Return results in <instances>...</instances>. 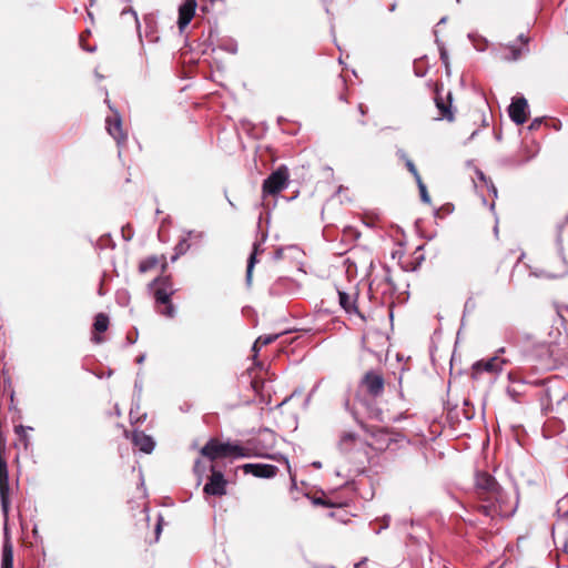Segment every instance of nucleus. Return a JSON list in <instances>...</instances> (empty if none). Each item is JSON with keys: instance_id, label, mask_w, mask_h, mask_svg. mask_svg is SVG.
Returning <instances> with one entry per match:
<instances>
[{"instance_id": "nucleus-31", "label": "nucleus", "mask_w": 568, "mask_h": 568, "mask_svg": "<svg viewBox=\"0 0 568 568\" xmlns=\"http://www.w3.org/2000/svg\"><path fill=\"white\" fill-rule=\"evenodd\" d=\"M286 283L285 280H278L270 287V294L273 296H277L281 294V287Z\"/></svg>"}, {"instance_id": "nucleus-32", "label": "nucleus", "mask_w": 568, "mask_h": 568, "mask_svg": "<svg viewBox=\"0 0 568 568\" xmlns=\"http://www.w3.org/2000/svg\"><path fill=\"white\" fill-rule=\"evenodd\" d=\"M85 39H87V38H79V45H80L83 50H85V51H88V52H93V51H95V45L91 47V45H85V44H84V40H85Z\"/></svg>"}, {"instance_id": "nucleus-26", "label": "nucleus", "mask_w": 568, "mask_h": 568, "mask_svg": "<svg viewBox=\"0 0 568 568\" xmlns=\"http://www.w3.org/2000/svg\"><path fill=\"white\" fill-rule=\"evenodd\" d=\"M476 175H477V178H478L480 181H483V182L487 185L488 190L494 194V196H497V189H496V186L494 185V183H493L490 180H488V179L486 178V175L484 174V172H483V171H480V170H477V171H476Z\"/></svg>"}, {"instance_id": "nucleus-28", "label": "nucleus", "mask_w": 568, "mask_h": 568, "mask_svg": "<svg viewBox=\"0 0 568 568\" xmlns=\"http://www.w3.org/2000/svg\"><path fill=\"white\" fill-rule=\"evenodd\" d=\"M469 41H470L471 45L477 51H484L487 48V39L486 38L474 37V38H469Z\"/></svg>"}, {"instance_id": "nucleus-36", "label": "nucleus", "mask_w": 568, "mask_h": 568, "mask_svg": "<svg viewBox=\"0 0 568 568\" xmlns=\"http://www.w3.org/2000/svg\"><path fill=\"white\" fill-rule=\"evenodd\" d=\"M144 358H145V355H140V356L136 358L138 364H142V363L144 362Z\"/></svg>"}, {"instance_id": "nucleus-24", "label": "nucleus", "mask_w": 568, "mask_h": 568, "mask_svg": "<svg viewBox=\"0 0 568 568\" xmlns=\"http://www.w3.org/2000/svg\"><path fill=\"white\" fill-rule=\"evenodd\" d=\"M280 334H268V335H262L260 336L254 345H253V351L254 352H257V349L261 347V346H264V345H268L271 343H273L274 341H276L278 338Z\"/></svg>"}, {"instance_id": "nucleus-43", "label": "nucleus", "mask_w": 568, "mask_h": 568, "mask_svg": "<svg viewBox=\"0 0 568 568\" xmlns=\"http://www.w3.org/2000/svg\"><path fill=\"white\" fill-rule=\"evenodd\" d=\"M141 387H142L141 384L138 381H135V388H138L139 392H141Z\"/></svg>"}, {"instance_id": "nucleus-17", "label": "nucleus", "mask_w": 568, "mask_h": 568, "mask_svg": "<svg viewBox=\"0 0 568 568\" xmlns=\"http://www.w3.org/2000/svg\"><path fill=\"white\" fill-rule=\"evenodd\" d=\"M190 237H194L196 240H202L203 239V233L202 232H194V231H187L186 232V236H184L183 239H181L179 241V243L175 245L174 247V255L172 256V262H175L181 255L185 254L190 247H191V244L189 243V239Z\"/></svg>"}, {"instance_id": "nucleus-6", "label": "nucleus", "mask_w": 568, "mask_h": 568, "mask_svg": "<svg viewBox=\"0 0 568 568\" xmlns=\"http://www.w3.org/2000/svg\"><path fill=\"white\" fill-rule=\"evenodd\" d=\"M499 487V484L496 479L486 471L477 470L475 474V489L478 497L485 501V499H490V495L496 491Z\"/></svg>"}, {"instance_id": "nucleus-33", "label": "nucleus", "mask_w": 568, "mask_h": 568, "mask_svg": "<svg viewBox=\"0 0 568 568\" xmlns=\"http://www.w3.org/2000/svg\"><path fill=\"white\" fill-rule=\"evenodd\" d=\"M541 124V119H535L530 125L528 126L529 130H535Z\"/></svg>"}, {"instance_id": "nucleus-8", "label": "nucleus", "mask_w": 568, "mask_h": 568, "mask_svg": "<svg viewBox=\"0 0 568 568\" xmlns=\"http://www.w3.org/2000/svg\"><path fill=\"white\" fill-rule=\"evenodd\" d=\"M362 386L371 396L377 397L384 392V378L382 374L369 371L364 375Z\"/></svg>"}, {"instance_id": "nucleus-27", "label": "nucleus", "mask_w": 568, "mask_h": 568, "mask_svg": "<svg viewBox=\"0 0 568 568\" xmlns=\"http://www.w3.org/2000/svg\"><path fill=\"white\" fill-rule=\"evenodd\" d=\"M416 183H417V186H418V190H419V194H420L422 201L424 203H427V204L430 203L429 194L427 192L426 185L424 184L422 178H418Z\"/></svg>"}, {"instance_id": "nucleus-34", "label": "nucleus", "mask_w": 568, "mask_h": 568, "mask_svg": "<svg viewBox=\"0 0 568 568\" xmlns=\"http://www.w3.org/2000/svg\"><path fill=\"white\" fill-rule=\"evenodd\" d=\"M358 110H359V112H361V114H362V115H364V114L366 113V108H365V105H364V104H362V103L358 105Z\"/></svg>"}, {"instance_id": "nucleus-14", "label": "nucleus", "mask_w": 568, "mask_h": 568, "mask_svg": "<svg viewBox=\"0 0 568 568\" xmlns=\"http://www.w3.org/2000/svg\"><path fill=\"white\" fill-rule=\"evenodd\" d=\"M196 1L195 0H185L183 4L179 8V19L178 24L180 32H183L185 27L191 22L195 14L196 9Z\"/></svg>"}, {"instance_id": "nucleus-49", "label": "nucleus", "mask_w": 568, "mask_h": 568, "mask_svg": "<svg viewBox=\"0 0 568 568\" xmlns=\"http://www.w3.org/2000/svg\"><path fill=\"white\" fill-rule=\"evenodd\" d=\"M339 99L346 101L343 94L339 95Z\"/></svg>"}, {"instance_id": "nucleus-1", "label": "nucleus", "mask_w": 568, "mask_h": 568, "mask_svg": "<svg viewBox=\"0 0 568 568\" xmlns=\"http://www.w3.org/2000/svg\"><path fill=\"white\" fill-rule=\"evenodd\" d=\"M201 454L211 460L225 457L243 458L250 456L247 450L237 443H221L217 439H210L202 447Z\"/></svg>"}, {"instance_id": "nucleus-30", "label": "nucleus", "mask_w": 568, "mask_h": 568, "mask_svg": "<svg viewBox=\"0 0 568 568\" xmlns=\"http://www.w3.org/2000/svg\"><path fill=\"white\" fill-rule=\"evenodd\" d=\"M436 43H437V47H438V50H439V53H440V59H442L443 63L446 67H448V54H447L446 49L444 48L443 43L438 40V38H436Z\"/></svg>"}, {"instance_id": "nucleus-11", "label": "nucleus", "mask_w": 568, "mask_h": 568, "mask_svg": "<svg viewBox=\"0 0 568 568\" xmlns=\"http://www.w3.org/2000/svg\"><path fill=\"white\" fill-rule=\"evenodd\" d=\"M337 294L338 303L341 307L345 311V313H347L348 315H357L364 320V316L361 314L357 307L358 293L356 291L347 293L338 290Z\"/></svg>"}, {"instance_id": "nucleus-50", "label": "nucleus", "mask_w": 568, "mask_h": 568, "mask_svg": "<svg viewBox=\"0 0 568 568\" xmlns=\"http://www.w3.org/2000/svg\"><path fill=\"white\" fill-rule=\"evenodd\" d=\"M476 133H477L476 131L473 132L470 139H473L476 135Z\"/></svg>"}, {"instance_id": "nucleus-4", "label": "nucleus", "mask_w": 568, "mask_h": 568, "mask_svg": "<svg viewBox=\"0 0 568 568\" xmlns=\"http://www.w3.org/2000/svg\"><path fill=\"white\" fill-rule=\"evenodd\" d=\"M288 171L286 166H280L263 183L264 195H275L287 185Z\"/></svg>"}, {"instance_id": "nucleus-7", "label": "nucleus", "mask_w": 568, "mask_h": 568, "mask_svg": "<svg viewBox=\"0 0 568 568\" xmlns=\"http://www.w3.org/2000/svg\"><path fill=\"white\" fill-rule=\"evenodd\" d=\"M211 476L203 488L205 495L211 496H223L226 494L227 481L220 470H216L214 466L211 467Z\"/></svg>"}, {"instance_id": "nucleus-13", "label": "nucleus", "mask_w": 568, "mask_h": 568, "mask_svg": "<svg viewBox=\"0 0 568 568\" xmlns=\"http://www.w3.org/2000/svg\"><path fill=\"white\" fill-rule=\"evenodd\" d=\"M242 469L258 478H272L277 474V467L270 464H244Z\"/></svg>"}, {"instance_id": "nucleus-35", "label": "nucleus", "mask_w": 568, "mask_h": 568, "mask_svg": "<svg viewBox=\"0 0 568 568\" xmlns=\"http://www.w3.org/2000/svg\"><path fill=\"white\" fill-rule=\"evenodd\" d=\"M283 462L285 463L286 467H287V470L288 473L291 474V466H290V463L288 460L285 458V457H282Z\"/></svg>"}, {"instance_id": "nucleus-37", "label": "nucleus", "mask_w": 568, "mask_h": 568, "mask_svg": "<svg viewBox=\"0 0 568 568\" xmlns=\"http://www.w3.org/2000/svg\"><path fill=\"white\" fill-rule=\"evenodd\" d=\"M21 432H24V427L22 425L16 427V433L20 434Z\"/></svg>"}, {"instance_id": "nucleus-47", "label": "nucleus", "mask_w": 568, "mask_h": 568, "mask_svg": "<svg viewBox=\"0 0 568 568\" xmlns=\"http://www.w3.org/2000/svg\"><path fill=\"white\" fill-rule=\"evenodd\" d=\"M95 77H97L98 79H102V78H103L101 74H99V73H98V71H95Z\"/></svg>"}, {"instance_id": "nucleus-3", "label": "nucleus", "mask_w": 568, "mask_h": 568, "mask_svg": "<svg viewBox=\"0 0 568 568\" xmlns=\"http://www.w3.org/2000/svg\"><path fill=\"white\" fill-rule=\"evenodd\" d=\"M160 286L155 290V301L159 305V313L169 318L174 317L175 308L171 303V295L173 294L172 284L169 278L156 280Z\"/></svg>"}, {"instance_id": "nucleus-5", "label": "nucleus", "mask_w": 568, "mask_h": 568, "mask_svg": "<svg viewBox=\"0 0 568 568\" xmlns=\"http://www.w3.org/2000/svg\"><path fill=\"white\" fill-rule=\"evenodd\" d=\"M529 38H514L507 44L498 49V55L503 60L515 61L528 51Z\"/></svg>"}, {"instance_id": "nucleus-9", "label": "nucleus", "mask_w": 568, "mask_h": 568, "mask_svg": "<svg viewBox=\"0 0 568 568\" xmlns=\"http://www.w3.org/2000/svg\"><path fill=\"white\" fill-rule=\"evenodd\" d=\"M507 363V359L500 358L498 355H495L494 357H490L488 359H481L474 363L473 371L474 373L488 372L498 374L503 371L504 365Z\"/></svg>"}, {"instance_id": "nucleus-44", "label": "nucleus", "mask_w": 568, "mask_h": 568, "mask_svg": "<svg viewBox=\"0 0 568 568\" xmlns=\"http://www.w3.org/2000/svg\"><path fill=\"white\" fill-rule=\"evenodd\" d=\"M384 520H385V526L384 527H387L388 524H389V517H385Z\"/></svg>"}, {"instance_id": "nucleus-19", "label": "nucleus", "mask_w": 568, "mask_h": 568, "mask_svg": "<svg viewBox=\"0 0 568 568\" xmlns=\"http://www.w3.org/2000/svg\"><path fill=\"white\" fill-rule=\"evenodd\" d=\"M358 439V436L355 433L346 432L344 433L338 442V448L343 453H348L353 449L356 442Z\"/></svg>"}, {"instance_id": "nucleus-38", "label": "nucleus", "mask_w": 568, "mask_h": 568, "mask_svg": "<svg viewBox=\"0 0 568 568\" xmlns=\"http://www.w3.org/2000/svg\"><path fill=\"white\" fill-rule=\"evenodd\" d=\"M415 73L417 77H424V72H422V70H418V69H415Z\"/></svg>"}, {"instance_id": "nucleus-41", "label": "nucleus", "mask_w": 568, "mask_h": 568, "mask_svg": "<svg viewBox=\"0 0 568 568\" xmlns=\"http://www.w3.org/2000/svg\"><path fill=\"white\" fill-rule=\"evenodd\" d=\"M505 353V348L504 347H500L498 351H497V354L499 356V354H504Z\"/></svg>"}, {"instance_id": "nucleus-29", "label": "nucleus", "mask_w": 568, "mask_h": 568, "mask_svg": "<svg viewBox=\"0 0 568 568\" xmlns=\"http://www.w3.org/2000/svg\"><path fill=\"white\" fill-rule=\"evenodd\" d=\"M158 264V258L155 256H151L146 258L145 261L140 263V272L144 273L149 271L150 268L154 267Z\"/></svg>"}, {"instance_id": "nucleus-15", "label": "nucleus", "mask_w": 568, "mask_h": 568, "mask_svg": "<svg viewBox=\"0 0 568 568\" xmlns=\"http://www.w3.org/2000/svg\"><path fill=\"white\" fill-rule=\"evenodd\" d=\"M106 131L109 134L119 143H123L126 140V135L122 131V121L120 114L114 111V118L106 119Z\"/></svg>"}, {"instance_id": "nucleus-22", "label": "nucleus", "mask_w": 568, "mask_h": 568, "mask_svg": "<svg viewBox=\"0 0 568 568\" xmlns=\"http://www.w3.org/2000/svg\"><path fill=\"white\" fill-rule=\"evenodd\" d=\"M374 436L376 438V443L379 444V449L387 448L390 445V443L394 442L388 432L385 429H378Z\"/></svg>"}, {"instance_id": "nucleus-10", "label": "nucleus", "mask_w": 568, "mask_h": 568, "mask_svg": "<svg viewBox=\"0 0 568 568\" xmlns=\"http://www.w3.org/2000/svg\"><path fill=\"white\" fill-rule=\"evenodd\" d=\"M0 500L1 508L7 517L9 511V474L6 462L0 457Z\"/></svg>"}, {"instance_id": "nucleus-12", "label": "nucleus", "mask_w": 568, "mask_h": 568, "mask_svg": "<svg viewBox=\"0 0 568 568\" xmlns=\"http://www.w3.org/2000/svg\"><path fill=\"white\" fill-rule=\"evenodd\" d=\"M527 100L521 97L513 100L511 104L509 105L508 113L510 119L516 124H524L527 121Z\"/></svg>"}, {"instance_id": "nucleus-16", "label": "nucleus", "mask_w": 568, "mask_h": 568, "mask_svg": "<svg viewBox=\"0 0 568 568\" xmlns=\"http://www.w3.org/2000/svg\"><path fill=\"white\" fill-rule=\"evenodd\" d=\"M132 442L134 446L145 454L152 453L155 446L153 438L140 430L133 432Z\"/></svg>"}, {"instance_id": "nucleus-40", "label": "nucleus", "mask_w": 568, "mask_h": 568, "mask_svg": "<svg viewBox=\"0 0 568 568\" xmlns=\"http://www.w3.org/2000/svg\"><path fill=\"white\" fill-rule=\"evenodd\" d=\"M92 339L95 343H101V341H102L101 337H99V336H93Z\"/></svg>"}, {"instance_id": "nucleus-48", "label": "nucleus", "mask_w": 568, "mask_h": 568, "mask_svg": "<svg viewBox=\"0 0 568 568\" xmlns=\"http://www.w3.org/2000/svg\"><path fill=\"white\" fill-rule=\"evenodd\" d=\"M362 564H363V561L356 564L355 567L358 568Z\"/></svg>"}, {"instance_id": "nucleus-23", "label": "nucleus", "mask_w": 568, "mask_h": 568, "mask_svg": "<svg viewBox=\"0 0 568 568\" xmlns=\"http://www.w3.org/2000/svg\"><path fill=\"white\" fill-rule=\"evenodd\" d=\"M108 326H109V317L103 313H99L94 318V323H93L94 331L98 333H103L108 329Z\"/></svg>"}, {"instance_id": "nucleus-42", "label": "nucleus", "mask_w": 568, "mask_h": 568, "mask_svg": "<svg viewBox=\"0 0 568 568\" xmlns=\"http://www.w3.org/2000/svg\"><path fill=\"white\" fill-rule=\"evenodd\" d=\"M199 467H200V460H196L195 465H194V470L197 471L199 470Z\"/></svg>"}, {"instance_id": "nucleus-18", "label": "nucleus", "mask_w": 568, "mask_h": 568, "mask_svg": "<svg viewBox=\"0 0 568 568\" xmlns=\"http://www.w3.org/2000/svg\"><path fill=\"white\" fill-rule=\"evenodd\" d=\"M435 103H436V108L439 111V116L437 118L438 120L445 119L448 122H453L455 120V115L452 110L450 93H448V95H447V101H445L443 98L437 95L435 98Z\"/></svg>"}, {"instance_id": "nucleus-20", "label": "nucleus", "mask_w": 568, "mask_h": 568, "mask_svg": "<svg viewBox=\"0 0 568 568\" xmlns=\"http://www.w3.org/2000/svg\"><path fill=\"white\" fill-rule=\"evenodd\" d=\"M1 568H13V546L9 540L3 542Z\"/></svg>"}, {"instance_id": "nucleus-2", "label": "nucleus", "mask_w": 568, "mask_h": 568, "mask_svg": "<svg viewBox=\"0 0 568 568\" xmlns=\"http://www.w3.org/2000/svg\"><path fill=\"white\" fill-rule=\"evenodd\" d=\"M478 510L487 517L509 516L514 513V507L508 505V496L499 486L496 491L490 495V499H485L478 506Z\"/></svg>"}, {"instance_id": "nucleus-39", "label": "nucleus", "mask_w": 568, "mask_h": 568, "mask_svg": "<svg viewBox=\"0 0 568 568\" xmlns=\"http://www.w3.org/2000/svg\"><path fill=\"white\" fill-rule=\"evenodd\" d=\"M312 465H313L315 468H321V467H322L321 462H314Z\"/></svg>"}, {"instance_id": "nucleus-25", "label": "nucleus", "mask_w": 568, "mask_h": 568, "mask_svg": "<svg viewBox=\"0 0 568 568\" xmlns=\"http://www.w3.org/2000/svg\"><path fill=\"white\" fill-rule=\"evenodd\" d=\"M397 154L405 160V164H406V168L408 169V171L414 175L415 178V181L418 180V178H420L415 164L413 163V161L410 159H408L405 154L404 151H398Z\"/></svg>"}, {"instance_id": "nucleus-46", "label": "nucleus", "mask_w": 568, "mask_h": 568, "mask_svg": "<svg viewBox=\"0 0 568 568\" xmlns=\"http://www.w3.org/2000/svg\"><path fill=\"white\" fill-rule=\"evenodd\" d=\"M395 8H396V4H395V3H393V4L389 7V11H394V10H395Z\"/></svg>"}, {"instance_id": "nucleus-45", "label": "nucleus", "mask_w": 568, "mask_h": 568, "mask_svg": "<svg viewBox=\"0 0 568 568\" xmlns=\"http://www.w3.org/2000/svg\"><path fill=\"white\" fill-rule=\"evenodd\" d=\"M155 531H156L158 535L160 534V531H161V525L160 524L156 525Z\"/></svg>"}, {"instance_id": "nucleus-21", "label": "nucleus", "mask_w": 568, "mask_h": 568, "mask_svg": "<svg viewBox=\"0 0 568 568\" xmlns=\"http://www.w3.org/2000/svg\"><path fill=\"white\" fill-rule=\"evenodd\" d=\"M260 244L254 243L253 245V252L251 253L248 261H247V267H246V283L247 285H251L252 282V272L253 267L256 263V254L260 252Z\"/></svg>"}]
</instances>
